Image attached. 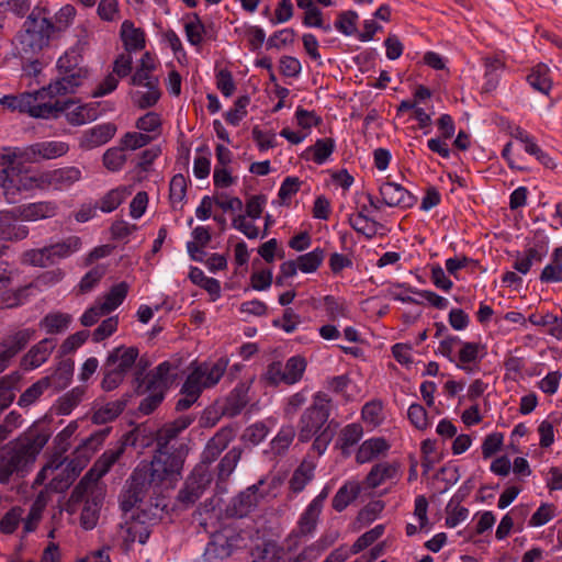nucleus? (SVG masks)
Here are the masks:
<instances>
[{
  "label": "nucleus",
  "mask_w": 562,
  "mask_h": 562,
  "mask_svg": "<svg viewBox=\"0 0 562 562\" xmlns=\"http://www.w3.org/2000/svg\"><path fill=\"white\" fill-rule=\"evenodd\" d=\"M192 423L190 417H180L166 424L157 432V451L151 461H142L131 475V482L123 495V508L133 507L147 487L173 488L182 476L187 454L184 445H179L171 453L169 446L177 436Z\"/></svg>",
  "instance_id": "nucleus-1"
},
{
  "label": "nucleus",
  "mask_w": 562,
  "mask_h": 562,
  "mask_svg": "<svg viewBox=\"0 0 562 562\" xmlns=\"http://www.w3.org/2000/svg\"><path fill=\"white\" fill-rule=\"evenodd\" d=\"M125 443L109 449L94 462L89 472L80 480L71 494L74 503L85 502L80 522L86 530L93 529L99 519V512L103 501V490L98 481L104 476L112 465L124 453Z\"/></svg>",
  "instance_id": "nucleus-2"
},
{
  "label": "nucleus",
  "mask_w": 562,
  "mask_h": 562,
  "mask_svg": "<svg viewBox=\"0 0 562 562\" xmlns=\"http://www.w3.org/2000/svg\"><path fill=\"white\" fill-rule=\"evenodd\" d=\"M130 482L131 479L126 482V485L120 496V507L124 515V521L120 525L119 538L123 541L126 550H128L136 541L140 544H145L147 542L150 535L148 524L157 520L159 518V512H162L167 506L166 504H160L158 502L155 505H145L144 498L150 488L147 487L142 494L140 499L137 501L133 507L127 509L123 508V495L127 490Z\"/></svg>",
  "instance_id": "nucleus-3"
},
{
  "label": "nucleus",
  "mask_w": 562,
  "mask_h": 562,
  "mask_svg": "<svg viewBox=\"0 0 562 562\" xmlns=\"http://www.w3.org/2000/svg\"><path fill=\"white\" fill-rule=\"evenodd\" d=\"M329 415L330 400L326 394L318 392L299 422V440L307 442L314 439L312 448L318 456L327 450L334 437V432L327 424Z\"/></svg>",
  "instance_id": "nucleus-4"
},
{
  "label": "nucleus",
  "mask_w": 562,
  "mask_h": 562,
  "mask_svg": "<svg viewBox=\"0 0 562 562\" xmlns=\"http://www.w3.org/2000/svg\"><path fill=\"white\" fill-rule=\"evenodd\" d=\"M48 440V436L30 428L18 440L10 442L0 452V483H7L14 472H23L33 463Z\"/></svg>",
  "instance_id": "nucleus-5"
},
{
  "label": "nucleus",
  "mask_w": 562,
  "mask_h": 562,
  "mask_svg": "<svg viewBox=\"0 0 562 562\" xmlns=\"http://www.w3.org/2000/svg\"><path fill=\"white\" fill-rule=\"evenodd\" d=\"M227 366L226 358H220L214 362L191 363L181 387L182 397L177 402L176 408L184 411L191 407L205 389H211L220 382Z\"/></svg>",
  "instance_id": "nucleus-6"
},
{
  "label": "nucleus",
  "mask_w": 562,
  "mask_h": 562,
  "mask_svg": "<svg viewBox=\"0 0 562 562\" xmlns=\"http://www.w3.org/2000/svg\"><path fill=\"white\" fill-rule=\"evenodd\" d=\"M57 94L50 90V85L34 92L19 95H5L0 103L12 111L26 113L35 119H57Z\"/></svg>",
  "instance_id": "nucleus-7"
},
{
  "label": "nucleus",
  "mask_w": 562,
  "mask_h": 562,
  "mask_svg": "<svg viewBox=\"0 0 562 562\" xmlns=\"http://www.w3.org/2000/svg\"><path fill=\"white\" fill-rule=\"evenodd\" d=\"M70 149L64 140H41L25 147H10L4 149L2 159L8 165L36 164L43 160H53L65 156Z\"/></svg>",
  "instance_id": "nucleus-8"
},
{
  "label": "nucleus",
  "mask_w": 562,
  "mask_h": 562,
  "mask_svg": "<svg viewBox=\"0 0 562 562\" xmlns=\"http://www.w3.org/2000/svg\"><path fill=\"white\" fill-rule=\"evenodd\" d=\"M173 369L169 361H164L138 383L137 393L147 394L139 404L142 413L150 414L164 401L165 393L171 383L170 378Z\"/></svg>",
  "instance_id": "nucleus-9"
},
{
  "label": "nucleus",
  "mask_w": 562,
  "mask_h": 562,
  "mask_svg": "<svg viewBox=\"0 0 562 562\" xmlns=\"http://www.w3.org/2000/svg\"><path fill=\"white\" fill-rule=\"evenodd\" d=\"M88 462L89 459L81 456L80 452H77L76 457L68 461L65 467H63V463L55 464L54 461L49 462L37 473L34 484L42 485L52 476L49 487L54 491L61 492L71 484L87 467Z\"/></svg>",
  "instance_id": "nucleus-10"
},
{
  "label": "nucleus",
  "mask_w": 562,
  "mask_h": 562,
  "mask_svg": "<svg viewBox=\"0 0 562 562\" xmlns=\"http://www.w3.org/2000/svg\"><path fill=\"white\" fill-rule=\"evenodd\" d=\"M54 24L45 16L30 14L19 34L21 49L25 54L36 53L48 45Z\"/></svg>",
  "instance_id": "nucleus-11"
},
{
  "label": "nucleus",
  "mask_w": 562,
  "mask_h": 562,
  "mask_svg": "<svg viewBox=\"0 0 562 562\" xmlns=\"http://www.w3.org/2000/svg\"><path fill=\"white\" fill-rule=\"evenodd\" d=\"M14 172L13 165L8 167L0 175L3 193L9 203L16 200V193L31 190H48L47 170L33 173L16 175V179L12 175Z\"/></svg>",
  "instance_id": "nucleus-12"
},
{
  "label": "nucleus",
  "mask_w": 562,
  "mask_h": 562,
  "mask_svg": "<svg viewBox=\"0 0 562 562\" xmlns=\"http://www.w3.org/2000/svg\"><path fill=\"white\" fill-rule=\"evenodd\" d=\"M379 194L380 199L369 195L370 205L375 210L381 206L407 210L416 203L415 195L395 181L382 180L379 184Z\"/></svg>",
  "instance_id": "nucleus-13"
},
{
  "label": "nucleus",
  "mask_w": 562,
  "mask_h": 562,
  "mask_svg": "<svg viewBox=\"0 0 562 562\" xmlns=\"http://www.w3.org/2000/svg\"><path fill=\"white\" fill-rule=\"evenodd\" d=\"M293 120L297 130L285 126L280 131V136L291 145L302 144L312 134L313 127L322 123V117L315 111L302 106L296 108Z\"/></svg>",
  "instance_id": "nucleus-14"
},
{
  "label": "nucleus",
  "mask_w": 562,
  "mask_h": 562,
  "mask_svg": "<svg viewBox=\"0 0 562 562\" xmlns=\"http://www.w3.org/2000/svg\"><path fill=\"white\" fill-rule=\"evenodd\" d=\"M56 106L57 117L60 113H63L66 121L74 126H79L95 121L102 114V111L100 110V103L98 102L81 104L75 100H58Z\"/></svg>",
  "instance_id": "nucleus-15"
},
{
  "label": "nucleus",
  "mask_w": 562,
  "mask_h": 562,
  "mask_svg": "<svg viewBox=\"0 0 562 562\" xmlns=\"http://www.w3.org/2000/svg\"><path fill=\"white\" fill-rule=\"evenodd\" d=\"M268 482L271 488H277L281 483L277 476L261 479L258 484L248 487L233 499L229 508L232 515L237 517L248 515L258 505L259 498L263 496V494H258L259 487L266 485ZM266 494H273V492L269 490Z\"/></svg>",
  "instance_id": "nucleus-16"
},
{
  "label": "nucleus",
  "mask_w": 562,
  "mask_h": 562,
  "mask_svg": "<svg viewBox=\"0 0 562 562\" xmlns=\"http://www.w3.org/2000/svg\"><path fill=\"white\" fill-rule=\"evenodd\" d=\"M212 475L204 465H196L178 494V502L188 507L193 505L210 485Z\"/></svg>",
  "instance_id": "nucleus-17"
},
{
  "label": "nucleus",
  "mask_w": 562,
  "mask_h": 562,
  "mask_svg": "<svg viewBox=\"0 0 562 562\" xmlns=\"http://www.w3.org/2000/svg\"><path fill=\"white\" fill-rule=\"evenodd\" d=\"M486 355V345L480 341H465L461 339L456 353L454 364L463 372L473 374L480 370V364Z\"/></svg>",
  "instance_id": "nucleus-18"
},
{
  "label": "nucleus",
  "mask_w": 562,
  "mask_h": 562,
  "mask_svg": "<svg viewBox=\"0 0 562 562\" xmlns=\"http://www.w3.org/2000/svg\"><path fill=\"white\" fill-rule=\"evenodd\" d=\"M331 485L327 483L318 495H316L304 512L301 514L297 521V531L301 536H311L316 530L319 516L323 512L324 504L329 496Z\"/></svg>",
  "instance_id": "nucleus-19"
},
{
  "label": "nucleus",
  "mask_w": 562,
  "mask_h": 562,
  "mask_svg": "<svg viewBox=\"0 0 562 562\" xmlns=\"http://www.w3.org/2000/svg\"><path fill=\"white\" fill-rule=\"evenodd\" d=\"M58 212V203L53 200L24 203L12 209L15 223H18L19 220L24 222H37L53 218Z\"/></svg>",
  "instance_id": "nucleus-20"
},
{
  "label": "nucleus",
  "mask_w": 562,
  "mask_h": 562,
  "mask_svg": "<svg viewBox=\"0 0 562 562\" xmlns=\"http://www.w3.org/2000/svg\"><path fill=\"white\" fill-rule=\"evenodd\" d=\"M391 449L387 439L380 436L370 437L363 440L355 451V461L358 464L372 462L379 458L385 457Z\"/></svg>",
  "instance_id": "nucleus-21"
},
{
  "label": "nucleus",
  "mask_w": 562,
  "mask_h": 562,
  "mask_svg": "<svg viewBox=\"0 0 562 562\" xmlns=\"http://www.w3.org/2000/svg\"><path fill=\"white\" fill-rule=\"evenodd\" d=\"M89 78V69H76L68 74H58V78L50 82V90L57 97L77 92Z\"/></svg>",
  "instance_id": "nucleus-22"
},
{
  "label": "nucleus",
  "mask_w": 562,
  "mask_h": 562,
  "mask_svg": "<svg viewBox=\"0 0 562 562\" xmlns=\"http://www.w3.org/2000/svg\"><path fill=\"white\" fill-rule=\"evenodd\" d=\"M48 190L65 191L82 179V172L78 167L68 166L47 170Z\"/></svg>",
  "instance_id": "nucleus-23"
},
{
  "label": "nucleus",
  "mask_w": 562,
  "mask_h": 562,
  "mask_svg": "<svg viewBox=\"0 0 562 562\" xmlns=\"http://www.w3.org/2000/svg\"><path fill=\"white\" fill-rule=\"evenodd\" d=\"M138 356L139 351L136 347L119 346L109 352L105 363H108L109 367L127 374L135 364Z\"/></svg>",
  "instance_id": "nucleus-24"
},
{
  "label": "nucleus",
  "mask_w": 562,
  "mask_h": 562,
  "mask_svg": "<svg viewBox=\"0 0 562 562\" xmlns=\"http://www.w3.org/2000/svg\"><path fill=\"white\" fill-rule=\"evenodd\" d=\"M115 132L116 127L112 123L98 124L83 132L79 145L83 149H92L102 146L112 139Z\"/></svg>",
  "instance_id": "nucleus-25"
},
{
  "label": "nucleus",
  "mask_w": 562,
  "mask_h": 562,
  "mask_svg": "<svg viewBox=\"0 0 562 562\" xmlns=\"http://www.w3.org/2000/svg\"><path fill=\"white\" fill-rule=\"evenodd\" d=\"M336 149V142L331 137L318 138L311 146H307L301 157L306 161L322 166L329 161Z\"/></svg>",
  "instance_id": "nucleus-26"
},
{
  "label": "nucleus",
  "mask_w": 562,
  "mask_h": 562,
  "mask_svg": "<svg viewBox=\"0 0 562 562\" xmlns=\"http://www.w3.org/2000/svg\"><path fill=\"white\" fill-rule=\"evenodd\" d=\"M366 211L367 206H362L358 212L351 213L348 216V223L358 234L371 239L380 233L383 225L367 216Z\"/></svg>",
  "instance_id": "nucleus-27"
},
{
  "label": "nucleus",
  "mask_w": 562,
  "mask_h": 562,
  "mask_svg": "<svg viewBox=\"0 0 562 562\" xmlns=\"http://www.w3.org/2000/svg\"><path fill=\"white\" fill-rule=\"evenodd\" d=\"M54 348L55 341L53 339L45 338L41 340L23 357L21 366L25 370H34L41 367L48 359Z\"/></svg>",
  "instance_id": "nucleus-28"
},
{
  "label": "nucleus",
  "mask_w": 562,
  "mask_h": 562,
  "mask_svg": "<svg viewBox=\"0 0 562 562\" xmlns=\"http://www.w3.org/2000/svg\"><path fill=\"white\" fill-rule=\"evenodd\" d=\"M27 235L29 228L15 223L12 210L0 211V240H22Z\"/></svg>",
  "instance_id": "nucleus-29"
},
{
  "label": "nucleus",
  "mask_w": 562,
  "mask_h": 562,
  "mask_svg": "<svg viewBox=\"0 0 562 562\" xmlns=\"http://www.w3.org/2000/svg\"><path fill=\"white\" fill-rule=\"evenodd\" d=\"M398 479V464L390 462H380L373 465L366 477V483L371 488H376L382 484Z\"/></svg>",
  "instance_id": "nucleus-30"
},
{
  "label": "nucleus",
  "mask_w": 562,
  "mask_h": 562,
  "mask_svg": "<svg viewBox=\"0 0 562 562\" xmlns=\"http://www.w3.org/2000/svg\"><path fill=\"white\" fill-rule=\"evenodd\" d=\"M363 434V426L359 423H350L340 430L337 446L344 457H349L352 453L355 447L362 439Z\"/></svg>",
  "instance_id": "nucleus-31"
},
{
  "label": "nucleus",
  "mask_w": 562,
  "mask_h": 562,
  "mask_svg": "<svg viewBox=\"0 0 562 562\" xmlns=\"http://www.w3.org/2000/svg\"><path fill=\"white\" fill-rule=\"evenodd\" d=\"M327 387L342 396L346 401H355L361 396V387L348 374L334 376L327 381Z\"/></svg>",
  "instance_id": "nucleus-32"
},
{
  "label": "nucleus",
  "mask_w": 562,
  "mask_h": 562,
  "mask_svg": "<svg viewBox=\"0 0 562 562\" xmlns=\"http://www.w3.org/2000/svg\"><path fill=\"white\" fill-rule=\"evenodd\" d=\"M526 80L535 91L544 95L550 93L553 85L550 68L541 63L531 67Z\"/></svg>",
  "instance_id": "nucleus-33"
},
{
  "label": "nucleus",
  "mask_w": 562,
  "mask_h": 562,
  "mask_svg": "<svg viewBox=\"0 0 562 562\" xmlns=\"http://www.w3.org/2000/svg\"><path fill=\"white\" fill-rule=\"evenodd\" d=\"M120 36L124 48L128 53L142 50L145 47V33L135 24L125 20L121 24Z\"/></svg>",
  "instance_id": "nucleus-34"
},
{
  "label": "nucleus",
  "mask_w": 562,
  "mask_h": 562,
  "mask_svg": "<svg viewBox=\"0 0 562 562\" xmlns=\"http://www.w3.org/2000/svg\"><path fill=\"white\" fill-rule=\"evenodd\" d=\"M361 493V484L358 481H346L331 499L333 508L340 513L345 510Z\"/></svg>",
  "instance_id": "nucleus-35"
},
{
  "label": "nucleus",
  "mask_w": 562,
  "mask_h": 562,
  "mask_svg": "<svg viewBox=\"0 0 562 562\" xmlns=\"http://www.w3.org/2000/svg\"><path fill=\"white\" fill-rule=\"evenodd\" d=\"M361 420L370 429L380 427L386 419L385 409L381 400H371L361 408Z\"/></svg>",
  "instance_id": "nucleus-36"
},
{
  "label": "nucleus",
  "mask_w": 562,
  "mask_h": 562,
  "mask_svg": "<svg viewBox=\"0 0 562 562\" xmlns=\"http://www.w3.org/2000/svg\"><path fill=\"white\" fill-rule=\"evenodd\" d=\"M505 66V61L498 57H487L484 59L483 91L492 92L497 88Z\"/></svg>",
  "instance_id": "nucleus-37"
},
{
  "label": "nucleus",
  "mask_w": 562,
  "mask_h": 562,
  "mask_svg": "<svg viewBox=\"0 0 562 562\" xmlns=\"http://www.w3.org/2000/svg\"><path fill=\"white\" fill-rule=\"evenodd\" d=\"M81 247L82 240L76 235L68 236L65 239L48 246L54 263L61 259L69 258L74 254L78 252Z\"/></svg>",
  "instance_id": "nucleus-38"
},
{
  "label": "nucleus",
  "mask_w": 562,
  "mask_h": 562,
  "mask_svg": "<svg viewBox=\"0 0 562 562\" xmlns=\"http://www.w3.org/2000/svg\"><path fill=\"white\" fill-rule=\"evenodd\" d=\"M133 192L131 186H119L108 191L99 201V209L103 213L115 211Z\"/></svg>",
  "instance_id": "nucleus-39"
},
{
  "label": "nucleus",
  "mask_w": 562,
  "mask_h": 562,
  "mask_svg": "<svg viewBox=\"0 0 562 562\" xmlns=\"http://www.w3.org/2000/svg\"><path fill=\"white\" fill-rule=\"evenodd\" d=\"M248 389L245 384L237 385L226 397L222 408L224 415L234 417L238 415L248 403Z\"/></svg>",
  "instance_id": "nucleus-40"
},
{
  "label": "nucleus",
  "mask_w": 562,
  "mask_h": 562,
  "mask_svg": "<svg viewBox=\"0 0 562 562\" xmlns=\"http://www.w3.org/2000/svg\"><path fill=\"white\" fill-rule=\"evenodd\" d=\"M276 425L277 419L273 417L257 422L245 429L243 434V440L246 443L254 446L259 445L266 439L270 430L274 428Z\"/></svg>",
  "instance_id": "nucleus-41"
},
{
  "label": "nucleus",
  "mask_w": 562,
  "mask_h": 562,
  "mask_svg": "<svg viewBox=\"0 0 562 562\" xmlns=\"http://www.w3.org/2000/svg\"><path fill=\"white\" fill-rule=\"evenodd\" d=\"M543 283H562V246L557 247L540 273Z\"/></svg>",
  "instance_id": "nucleus-42"
},
{
  "label": "nucleus",
  "mask_w": 562,
  "mask_h": 562,
  "mask_svg": "<svg viewBox=\"0 0 562 562\" xmlns=\"http://www.w3.org/2000/svg\"><path fill=\"white\" fill-rule=\"evenodd\" d=\"M322 306L329 321L335 322L340 318H350V310L346 301L334 295H325L322 299Z\"/></svg>",
  "instance_id": "nucleus-43"
},
{
  "label": "nucleus",
  "mask_w": 562,
  "mask_h": 562,
  "mask_svg": "<svg viewBox=\"0 0 562 562\" xmlns=\"http://www.w3.org/2000/svg\"><path fill=\"white\" fill-rule=\"evenodd\" d=\"M130 291V284L125 281L114 284L110 291L100 300V304L109 314L116 310L126 299Z\"/></svg>",
  "instance_id": "nucleus-44"
},
{
  "label": "nucleus",
  "mask_w": 562,
  "mask_h": 562,
  "mask_svg": "<svg viewBox=\"0 0 562 562\" xmlns=\"http://www.w3.org/2000/svg\"><path fill=\"white\" fill-rule=\"evenodd\" d=\"M189 278L192 283L204 289L211 295L212 301H216L221 296L220 281L205 276L200 268L192 267L189 272Z\"/></svg>",
  "instance_id": "nucleus-45"
},
{
  "label": "nucleus",
  "mask_w": 562,
  "mask_h": 562,
  "mask_svg": "<svg viewBox=\"0 0 562 562\" xmlns=\"http://www.w3.org/2000/svg\"><path fill=\"white\" fill-rule=\"evenodd\" d=\"M71 321V315L67 313L52 312L40 322V327L47 334H59L69 327Z\"/></svg>",
  "instance_id": "nucleus-46"
},
{
  "label": "nucleus",
  "mask_w": 562,
  "mask_h": 562,
  "mask_svg": "<svg viewBox=\"0 0 562 562\" xmlns=\"http://www.w3.org/2000/svg\"><path fill=\"white\" fill-rule=\"evenodd\" d=\"M184 33L190 45L200 46L202 44L205 35V25L198 13H191L187 16Z\"/></svg>",
  "instance_id": "nucleus-47"
},
{
  "label": "nucleus",
  "mask_w": 562,
  "mask_h": 562,
  "mask_svg": "<svg viewBox=\"0 0 562 562\" xmlns=\"http://www.w3.org/2000/svg\"><path fill=\"white\" fill-rule=\"evenodd\" d=\"M548 236L544 234H536L522 252L532 263H538L548 255Z\"/></svg>",
  "instance_id": "nucleus-48"
},
{
  "label": "nucleus",
  "mask_w": 562,
  "mask_h": 562,
  "mask_svg": "<svg viewBox=\"0 0 562 562\" xmlns=\"http://www.w3.org/2000/svg\"><path fill=\"white\" fill-rule=\"evenodd\" d=\"M159 85L144 86L132 92V100L139 109L154 106L160 99Z\"/></svg>",
  "instance_id": "nucleus-49"
},
{
  "label": "nucleus",
  "mask_w": 562,
  "mask_h": 562,
  "mask_svg": "<svg viewBox=\"0 0 562 562\" xmlns=\"http://www.w3.org/2000/svg\"><path fill=\"white\" fill-rule=\"evenodd\" d=\"M21 376L18 372L7 374L0 379V408H7L15 397V389Z\"/></svg>",
  "instance_id": "nucleus-50"
},
{
  "label": "nucleus",
  "mask_w": 562,
  "mask_h": 562,
  "mask_svg": "<svg viewBox=\"0 0 562 562\" xmlns=\"http://www.w3.org/2000/svg\"><path fill=\"white\" fill-rule=\"evenodd\" d=\"M81 63L82 56L78 48L71 47L58 58L56 67L58 74H68L76 71V69H88L86 66H82Z\"/></svg>",
  "instance_id": "nucleus-51"
},
{
  "label": "nucleus",
  "mask_w": 562,
  "mask_h": 562,
  "mask_svg": "<svg viewBox=\"0 0 562 562\" xmlns=\"http://www.w3.org/2000/svg\"><path fill=\"white\" fill-rule=\"evenodd\" d=\"M162 120L161 116L156 112H147L135 123V127L143 134H149L155 136L157 139L161 135Z\"/></svg>",
  "instance_id": "nucleus-52"
},
{
  "label": "nucleus",
  "mask_w": 562,
  "mask_h": 562,
  "mask_svg": "<svg viewBox=\"0 0 562 562\" xmlns=\"http://www.w3.org/2000/svg\"><path fill=\"white\" fill-rule=\"evenodd\" d=\"M33 285L29 284L13 291H5L0 295L1 308H14L23 305L31 295Z\"/></svg>",
  "instance_id": "nucleus-53"
},
{
  "label": "nucleus",
  "mask_w": 562,
  "mask_h": 562,
  "mask_svg": "<svg viewBox=\"0 0 562 562\" xmlns=\"http://www.w3.org/2000/svg\"><path fill=\"white\" fill-rule=\"evenodd\" d=\"M71 378L72 368L68 364H60L52 374L43 379L48 380V389H53L54 391L58 392L66 389L70 384Z\"/></svg>",
  "instance_id": "nucleus-54"
},
{
  "label": "nucleus",
  "mask_w": 562,
  "mask_h": 562,
  "mask_svg": "<svg viewBox=\"0 0 562 562\" xmlns=\"http://www.w3.org/2000/svg\"><path fill=\"white\" fill-rule=\"evenodd\" d=\"M325 258L324 249L317 247L312 251L299 256L295 260L299 269L303 273H313L317 271Z\"/></svg>",
  "instance_id": "nucleus-55"
},
{
  "label": "nucleus",
  "mask_w": 562,
  "mask_h": 562,
  "mask_svg": "<svg viewBox=\"0 0 562 562\" xmlns=\"http://www.w3.org/2000/svg\"><path fill=\"white\" fill-rule=\"evenodd\" d=\"M314 477V467L302 463L292 474L289 485L293 493L302 492Z\"/></svg>",
  "instance_id": "nucleus-56"
},
{
  "label": "nucleus",
  "mask_w": 562,
  "mask_h": 562,
  "mask_svg": "<svg viewBox=\"0 0 562 562\" xmlns=\"http://www.w3.org/2000/svg\"><path fill=\"white\" fill-rule=\"evenodd\" d=\"M306 362L302 357H291L283 364L285 384L291 385L299 382L305 371Z\"/></svg>",
  "instance_id": "nucleus-57"
},
{
  "label": "nucleus",
  "mask_w": 562,
  "mask_h": 562,
  "mask_svg": "<svg viewBox=\"0 0 562 562\" xmlns=\"http://www.w3.org/2000/svg\"><path fill=\"white\" fill-rule=\"evenodd\" d=\"M384 531L385 526L382 524L376 525L372 529L366 531L353 542V544L350 548V553L358 554L359 552L363 551L378 539H380L384 535Z\"/></svg>",
  "instance_id": "nucleus-58"
},
{
  "label": "nucleus",
  "mask_w": 562,
  "mask_h": 562,
  "mask_svg": "<svg viewBox=\"0 0 562 562\" xmlns=\"http://www.w3.org/2000/svg\"><path fill=\"white\" fill-rule=\"evenodd\" d=\"M124 409V404L120 401L109 402L94 411L92 420L95 424H106L116 418Z\"/></svg>",
  "instance_id": "nucleus-59"
},
{
  "label": "nucleus",
  "mask_w": 562,
  "mask_h": 562,
  "mask_svg": "<svg viewBox=\"0 0 562 562\" xmlns=\"http://www.w3.org/2000/svg\"><path fill=\"white\" fill-rule=\"evenodd\" d=\"M187 188L188 181L183 175L177 173L171 178L169 186V199L173 207L182 204L187 196Z\"/></svg>",
  "instance_id": "nucleus-60"
},
{
  "label": "nucleus",
  "mask_w": 562,
  "mask_h": 562,
  "mask_svg": "<svg viewBox=\"0 0 562 562\" xmlns=\"http://www.w3.org/2000/svg\"><path fill=\"white\" fill-rule=\"evenodd\" d=\"M241 457V450L239 448L234 447L231 449L220 461L218 463V480L225 481L229 477V475L234 472L237 463L239 462Z\"/></svg>",
  "instance_id": "nucleus-61"
},
{
  "label": "nucleus",
  "mask_w": 562,
  "mask_h": 562,
  "mask_svg": "<svg viewBox=\"0 0 562 562\" xmlns=\"http://www.w3.org/2000/svg\"><path fill=\"white\" fill-rule=\"evenodd\" d=\"M446 526L449 528H454L469 517V509L459 502H456L454 498H451L446 507Z\"/></svg>",
  "instance_id": "nucleus-62"
},
{
  "label": "nucleus",
  "mask_w": 562,
  "mask_h": 562,
  "mask_svg": "<svg viewBox=\"0 0 562 562\" xmlns=\"http://www.w3.org/2000/svg\"><path fill=\"white\" fill-rule=\"evenodd\" d=\"M295 436L293 426L285 425L280 428L277 436L271 440V449L274 453L281 454L288 450Z\"/></svg>",
  "instance_id": "nucleus-63"
},
{
  "label": "nucleus",
  "mask_w": 562,
  "mask_h": 562,
  "mask_svg": "<svg viewBox=\"0 0 562 562\" xmlns=\"http://www.w3.org/2000/svg\"><path fill=\"white\" fill-rule=\"evenodd\" d=\"M557 515V507L551 503H542L528 520L532 528L541 527L552 520Z\"/></svg>",
  "instance_id": "nucleus-64"
}]
</instances>
